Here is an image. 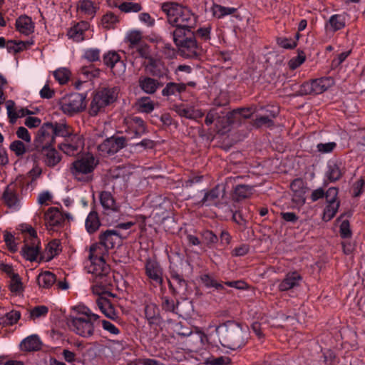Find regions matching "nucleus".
Listing matches in <instances>:
<instances>
[{"label":"nucleus","mask_w":365,"mask_h":365,"mask_svg":"<svg viewBox=\"0 0 365 365\" xmlns=\"http://www.w3.org/2000/svg\"><path fill=\"white\" fill-rule=\"evenodd\" d=\"M99 243L90 247L87 266L88 272L91 274L92 291L96 294L104 292L113 284L110 267L106 262L104 255L109 249L121 243L120 233L115 230H107L99 236Z\"/></svg>","instance_id":"1"},{"label":"nucleus","mask_w":365,"mask_h":365,"mask_svg":"<svg viewBox=\"0 0 365 365\" xmlns=\"http://www.w3.org/2000/svg\"><path fill=\"white\" fill-rule=\"evenodd\" d=\"M216 333L222 346L232 350L244 346L249 336L248 329L234 322H227L218 326Z\"/></svg>","instance_id":"2"},{"label":"nucleus","mask_w":365,"mask_h":365,"mask_svg":"<svg viewBox=\"0 0 365 365\" xmlns=\"http://www.w3.org/2000/svg\"><path fill=\"white\" fill-rule=\"evenodd\" d=\"M161 9L172 26L195 28L197 24V16L186 6L175 2H165L162 4Z\"/></svg>","instance_id":"3"},{"label":"nucleus","mask_w":365,"mask_h":365,"mask_svg":"<svg viewBox=\"0 0 365 365\" xmlns=\"http://www.w3.org/2000/svg\"><path fill=\"white\" fill-rule=\"evenodd\" d=\"M98 164V160L90 153L74 160L69 170L73 178L80 182L91 181L93 173Z\"/></svg>","instance_id":"4"},{"label":"nucleus","mask_w":365,"mask_h":365,"mask_svg":"<svg viewBox=\"0 0 365 365\" xmlns=\"http://www.w3.org/2000/svg\"><path fill=\"white\" fill-rule=\"evenodd\" d=\"M118 92V87L103 88L97 91L90 104L89 114L95 116L106 106L115 101Z\"/></svg>","instance_id":"5"},{"label":"nucleus","mask_w":365,"mask_h":365,"mask_svg":"<svg viewBox=\"0 0 365 365\" xmlns=\"http://www.w3.org/2000/svg\"><path fill=\"white\" fill-rule=\"evenodd\" d=\"M24 235V245L21 249L23 257L31 262L35 261L40 252V241L36 231L30 225H22Z\"/></svg>","instance_id":"6"},{"label":"nucleus","mask_w":365,"mask_h":365,"mask_svg":"<svg viewBox=\"0 0 365 365\" xmlns=\"http://www.w3.org/2000/svg\"><path fill=\"white\" fill-rule=\"evenodd\" d=\"M99 319L97 314L71 317L68 321L70 329L76 334L88 338L94 333V322Z\"/></svg>","instance_id":"7"},{"label":"nucleus","mask_w":365,"mask_h":365,"mask_svg":"<svg viewBox=\"0 0 365 365\" xmlns=\"http://www.w3.org/2000/svg\"><path fill=\"white\" fill-rule=\"evenodd\" d=\"M58 105L63 113L73 115L86 108V96L78 93L66 95L59 100Z\"/></svg>","instance_id":"8"},{"label":"nucleus","mask_w":365,"mask_h":365,"mask_svg":"<svg viewBox=\"0 0 365 365\" xmlns=\"http://www.w3.org/2000/svg\"><path fill=\"white\" fill-rule=\"evenodd\" d=\"M24 178L18 177L5 188L2 194V200L9 209L19 210L20 207L19 189L24 185Z\"/></svg>","instance_id":"9"},{"label":"nucleus","mask_w":365,"mask_h":365,"mask_svg":"<svg viewBox=\"0 0 365 365\" xmlns=\"http://www.w3.org/2000/svg\"><path fill=\"white\" fill-rule=\"evenodd\" d=\"M84 144V138L82 135L72 133L58 143V148L67 155L76 156L83 151Z\"/></svg>","instance_id":"10"},{"label":"nucleus","mask_w":365,"mask_h":365,"mask_svg":"<svg viewBox=\"0 0 365 365\" xmlns=\"http://www.w3.org/2000/svg\"><path fill=\"white\" fill-rule=\"evenodd\" d=\"M56 139L48 122L43 123L38 130L34 140V150H43L54 145Z\"/></svg>","instance_id":"11"},{"label":"nucleus","mask_w":365,"mask_h":365,"mask_svg":"<svg viewBox=\"0 0 365 365\" xmlns=\"http://www.w3.org/2000/svg\"><path fill=\"white\" fill-rule=\"evenodd\" d=\"M144 269L151 284L155 286H161L163 284V270L155 259L147 258L145 261Z\"/></svg>","instance_id":"12"},{"label":"nucleus","mask_w":365,"mask_h":365,"mask_svg":"<svg viewBox=\"0 0 365 365\" xmlns=\"http://www.w3.org/2000/svg\"><path fill=\"white\" fill-rule=\"evenodd\" d=\"M31 158L35 163H37L38 159H42L44 164L49 168L55 167L61 160V154L53 146L34 150Z\"/></svg>","instance_id":"13"},{"label":"nucleus","mask_w":365,"mask_h":365,"mask_svg":"<svg viewBox=\"0 0 365 365\" xmlns=\"http://www.w3.org/2000/svg\"><path fill=\"white\" fill-rule=\"evenodd\" d=\"M339 190L335 187H329L326 192L327 205L323 212V220L330 221L336 214L340 202L337 200Z\"/></svg>","instance_id":"14"},{"label":"nucleus","mask_w":365,"mask_h":365,"mask_svg":"<svg viewBox=\"0 0 365 365\" xmlns=\"http://www.w3.org/2000/svg\"><path fill=\"white\" fill-rule=\"evenodd\" d=\"M125 124L126 139L133 140L139 138L148 132L144 120L140 117L134 116L125 119Z\"/></svg>","instance_id":"15"},{"label":"nucleus","mask_w":365,"mask_h":365,"mask_svg":"<svg viewBox=\"0 0 365 365\" xmlns=\"http://www.w3.org/2000/svg\"><path fill=\"white\" fill-rule=\"evenodd\" d=\"M126 146L125 137H111L98 145L101 155H113Z\"/></svg>","instance_id":"16"},{"label":"nucleus","mask_w":365,"mask_h":365,"mask_svg":"<svg viewBox=\"0 0 365 365\" xmlns=\"http://www.w3.org/2000/svg\"><path fill=\"white\" fill-rule=\"evenodd\" d=\"M177 47L180 55L185 58H197L201 53V48L193 35H190V38L180 43Z\"/></svg>","instance_id":"17"},{"label":"nucleus","mask_w":365,"mask_h":365,"mask_svg":"<svg viewBox=\"0 0 365 365\" xmlns=\"http://www.w3.org/2000/svg\"><path fill=\"white\" fill-rule=\"evenodd\" d=\"M168 287L173 294L185 295L187 288V282L182 274L176 270L170 269Z\"/></svg>","instance_id":"18"},{"label":"nucleus","mask_w":365,"mask_h":365,"mask_svg":"<svg viewBox=\"0 0 365 365\" xmlns=\"http://www.w3.org/2000/svg\"><path fill=\"white\" fill-rule=\"evenodd\" d=\"M103 63L110 68L114 75L120 76L125 71V64L115 51H109L103 56Z\"/></svg>","instance_id":"19"},{"label":"nucleus","mask_w":365,"mask_h":365,"mask_svg":"<svg viewBox=\"0 0 365 365\" xmlns=\"http://www.w3.org/2000/svg\"><path fill=\"white\" fill-rule=\"evenodd\" d=\"M302 276L296 271L286 274L284 278L279 282L278 289L280 292H287L300 286Z\"/></svg>","instance_id":"20"},{"label":"nucleus","mask_w":365,"mask_h":365,"mask_svg":"<svg viewBox=\"0 0 365 365\" xmlns=\"http://www.w3.org/2000/svg\"><path fill=\"white\" fill-rule=\"evenodd\" d=\"M225 195V188L223 185H217L215 187L205 193L203 198L199 202L200 205L210 206L217 205Z\"/></svg>","instance_id":"21"},{"label":"nucleus","mask_w":365,"mask_h":365,"mask_svg":"<svg viewBox=\"0 0 365 365\" xmlns=\"http://www.w3.org/2000/svg\"><path fill=\"white\" fill-rule=\"evenodd\" d=\"M71 216L69 213L63 214L57 207H50L44 215V219L46 224L51 227L61 225L63 223L65 219H70Z\"/></svg>","instance_id":"22"},{"label":"nucleus","mask_w":365,"mask_h":365,"mask_svg":"<svg viewBox=\"0 0 365 365\" xmlns=\"http://www.w3.org/2000/svg\"><path fill=\"white\" fill-rule=\"evenodd\" d=\"M110 286L105 292H106L107 290L110 287ZM97 295H101V294H98L94 293ZM103 294V292H102ZM96 305L99 308V309L101 311V312L108 318L112 319V320H117L118 319V312L115 311L113 305L111 304L109 299H108L106 297L98 296V298L96 300Z\"/></svg>","instance_id":"23"},{"label":"nucleus","mask_w":365,"mask_h":365,"mask_svg":"<svg viewBox=\"0 0 365 365\" xmlns=\"http://www.w3.org/2000/svg\"><path fill=\"white\" fill-rule=\"evenodd\" d=\"M16 29L24 36H29L34 32V23L32 19L26 15H21L16 19Z\"/></svg>","instance_id":"24"},{"label":"nucleus","mask_w":365,"mask_h":365,"mask_svg":"<svg viewBox=\"0 0 365 365\" xmlns=\"http://www.w3.org/2000/svg\"><path fill=\"white\" fill-rule=\"evenodd\" d=\"M100 202L103 208V213L110 214L111 212H117L118 205L116 204L113 195L108 191H102L99 195Z\"/></svg>","instance_id":"25"},{"label":"nucleus","mask_w":365,"mask_h":365,"mask_svg":"<svg viewBox=\"0 0 365 365\" xmlns=\"http://www.w3.org/2000/svg\"><path fill=\"white\" fill-rule=\"evenodd\" d=\"M140 88L148 94H153L163 83L151 77L141 76L138 81Z\"/></svg>","instance_id":"26"},{"label":"nucleus","mask_w":365,"mask_h":365,"mask_svg":"<svg viewBox=\"0 0 365 365\" xmlns=\"http://www.w3.org/2000/svg\"><path fill=\"white\" fill-rule=\"evenodd\" d=\"M346 26V19L344 14H334L330 16L326 24V29L328 31L336 32L344 29Z\"/></svg>","instance_id":"27"},{"label":"nucleus","mask_w":365,"mask_h":365,"mask_svg":"<svg viewBox=\"0 0 365 365\" xmlns=\"http://www.w3.org/2000/svg\"><path fill=\"white\" fill-rule=\"evenodd\" d=\"M236 115L235 111L226 112L220 110V115L217 118L216 127L219 130H225L234 122V116Z\"/></svg>","instance_id":"28"},{"label":"nucleus","mask_w":365,"mask_h":365,"mask_svg":"<svg viewBox=\"0 0 365 365\" xmlns=\"http://www.w3.org/2000/svg\"><path fill=\"white\" fill-rule=\"evenodd\" d=\"M48 125L51 126V130L55 138L59 136L65 139L73 133L72 128L66 123L48 122Z\"/></svg>","instance_id":"29"},{"label":"nucleus","mask_w":365,"mask_h":365,"mask_svg":"<svg viewBox=\"0 0 365 365\" xmlns=\"http://www.w3.org/2000/svg\"><path fill=\"white\" fill-rule=\"evenodd\" d=\"M343 175L340 166L336 162H329L325 173L327 179L334 182L339 180Z\"/></svg>","instance_id":"30"},{"label":"nucleus","mask_w":365,"mask_h":365,"mask_svg":"<svg viewBox=\"0 0 365 365\" xmlns=\"http://www.w3.org/2000/svg\"><path fill=\"white\" fill-rule=\"evenodd\" d=\"M41 341L37 335H31L24 339L21 343V348L24 351H33L39 350Z\"/></svg>","instance_id":"31"},{"label":"nucleus","mask_w":365,"mask_h":365,"mask_svg":"<svg viewBox=\"0 0 365 365\" xmlns=\"http://www.w3.org/2000/svg\"><path fill=\"white\" fill-rule=\"evenodd\" d=\"M187 85L185 83L169 82L162 90V95L166 97L175 96L177 93H181L185 91Z\"/></svg>","instance_id":"32"},{"label":"nucleus","mask_w":365,"mask_h":365,"mask_svg":"<svg viewBox=\"0 0 365 365\" xmlns=\"http://www.w3.org/2000/svg\"><path fill=\"white\" fill-rule=\"evenodd\" d=\"M175 29L171 32V34L173 36V39L176 45H179L180 43L183 42L188 38H190V36H188L191 31V29L192 28H184L181 26H173Z\"/></svg>","instance_id":"33"},{"label":"nucleus","mask_w":365,"mask_h":365,"mask_svg":"<svg viewBox=\"0 0 365 365\" xmlns=\"http://www.w3.org/2000/svg\"><path fill=\"white\" fill-rule=\"evenodd\" d=\"M85 226L90 234L96 232L101 226L98 215L96 211H91L86 219Z\"/></svg>","instance_id":"34"},{"label":"nucleus","mask_w":365,"mask_h":365,"mask_svg":"<svg viewBox=\"0 0 365 365\" xmlns=\"http://www.w3.org/2000/svg\"><path fill=\"white\" fill-rule=\"evenodd\" d=\"M56 281L54 274L49 271L40 273L37 277V282L40 287L44 289L50 288Z\"/></svg>","instance_id":"35"},{"label":"nucleus","mask_w":365,"mask_h":365,"mask_svg":"<svg viewBox=\"0 0 365 365\" xmlns=\"http://www.w3.org/2000/svg\"><path fill=\"white\" fill-rule=\"evenodd\" d=\"M78 10L84 15L93 18L97 11L94 2L91 0H79L77 4Z\"/></svg>","instance_id":"36"},{"label":"nucleus","mask_w":365,"mask_h":365,"mask_svg":"<svg viewBox=\"0 0 365 365\" xmlns=\"http://www.w3.org/2000/svg\"><path fill=\"white\" fill-rule=\"evenodd\" d=\"M253 190V186L248 185H238L235 187L234 197L237 201L248 198L252 195Z\"/></svg>","instance_id":"37"},{"label":"nucleus","mask_w":365,"mask_h":365,"mask_svg":"<svg viewBox=\"0 0 365 365\" xmlns=\"http://www.w3.org/2000/svg\"><path fill=\"white\" fill-rule=\"evenodd\" d=\"M278 115V112H274L272 114H265L264 115H257L254 120V126L261 128L267 126L268 128L274 126V118Z\"/></svg>","instance_id":"38"},{"label":"nucleus","mask_w":365,"mask_h":365,"mask_svg":"<svg viewBox=\"0 0 365 365\" xmlns=\"http://www.w3.org/2000/svg\"><path fill=\"white\" fill-rule=\"evenodd\" d=\"M176 334L180 336H188V341L202 344L204 334L202 332H192L187 329L186 331L178 330Z\"/></svg>","instance_id":"39"},{"label":"nucleus","mask_w":365,"mask_h":365,"mask_svg":"<svg viewBox=\"0 0 365 365\" xmlns=\"http://www.w3.org/2000/svg\"><path fill=\"white\" fill-rule=\"evenodd\" d=\"M200 280L207 288H215L217 290H223L224 286L218 282L213 277L209 274H204L200 276Z\"/></svg>","instance_id":"40"},{"label":"nucleus","mask_w":365,"mask_h":365,"mask_svg":"<svg viewBox=\"0 0 365 365\" xmlns=\"http://www.w3.org/2000/svg\"><path fill=\"white\" fill-rule=\"evenodd\" d=\"M145 315L150 324L155 323L159 316V310L155 304H147L145 307Z\"/></svg>","instance_id":"41"},{"label":"nucleus","mask_w":365,"mask_h":365,"mask_svg":"<svg viewBox=\"0 0 365 365\" xmlns=\"http://www.w3.org/2000/svg\"><path fill=\"white\" fill-rule=\"evenodd\" d=\"M142 38V33L139 31H130L125 37L126 41L130 43V48H134L135 46L143 43Z\"/></svg>","instance_id":"42"},{"label":"nucleus","mask_w":365,"mask_h":365,"mask_svg":"<svg viewBox=\"0 0 365 365\" xmlns=\"http://www.w3.org/2000/svg\"><path fill=\"white\" fill-rule=\"evenodd\" d=\"M135 48L139 56L145 59H149L150 64L151 66L154 65L155 60L150 56V46L147 43L143 42L135 46Z\"/></svg>","instance_id":"43"},{"label":"nucleus","mask_w":365,"mask_h":365,"mask_svg":"<svg viewBox=\"0 0 365 365\" xmlns=\"http://www.w3.org/2000/svg\"><path fill=\"white\" fill-rule=\"evenodd\" d=\"M48 312V308L46 306H36L29 311V319L35 320L36 319L46 316Z\"/></svg>","instance_id":"44"},{"label":"nucleus","mask_w":365,"mask_h":365,"mask_svg":"<svg viewBox=\"0 0 365 365\" xmlns=\"http://www.w3.org/2000/svg\"><path fill=\"white\" fill-rule=\"evenodd\" d=\"M327 81V78H318L311 81L314 95H318L327 91L328 86L326 83Z\"/></svg>","instance_id":"45"},{"label":"nucleus","mask_w":365,"mask_h":365,"mask_svg":"<svg viewBox=\"0 0 365 365\" xmlns=\"http://www.w3.org/2000/svg\"><path fill=\"white\" fill-rule=\"evenodd\" d=\"M138 109L140 112L149 113L154 109L153 101L149 97H142L138 102Z\"/></svg>","instance_id":"46"},{"label":"nucleus","mask_w":365,"mask_h":365,"mask_svg":"<svg viewBox=\"0 0 365 365\" xmlns=\"http://www.w3.org/2000/svg\"><path fill=\"white\" fill-rule=\"evenodd\" d=\"M55 79L61 85L66 83L71 76V72L66 68H61L53 72Z\"/></svg>","instance_id":"47"},{"label":"nucleus","mask_w":365,"mask_h":365,"mask_svg":"<svg viewBox=\"0 0 365 365\" xmlns=\"http://www.w3.org/2000/svg\"><path fill=\"white\" fill-rule=\"evenodd\" d=\"M21 317V313L16 310H12L5 314L1 319V323L4 325H13L16 324Z\"/></svg>","instance_id":"48"},{"label":"nucleus","mask_w":365,"mask_h":365,"mask_svg":"<svg viewBox=\"0 0 365 365\" xmlns=\"http://www.w3.org/2000/svg\"><path fill=\"white\" fill-rule=\"evenodd\" d=\"M236 11L235 8L225 7L221 5H215L213 6V14L218 19L222 18L227 15L232 14Z\"/></svg>","instance_id":"49"},{"label":"nucleus","mask_w":365,"mask_h":365,"mask_svg":"<svg viewBox=\"0 0 365 365\" xmlns=\"http://www.w3.org/2000/svg\"><path fill=\"white\" fill-rule=\"evenodd\" d=\"M46 250L48 259H53L55 256L58 255L61 250L60 242L56 240H52L48 244Z\"/></svg>","instance_id":"50"},{"label":"nucleus","mask_w":365,"mask_h":365,"mask_svg":"<svg viewBox=\"0 0 365 365\" xmlns=\"http://www.w3.org/2000/svg\"><path fill=\"white\" fill-rule=\"evenodd\" d=\"M119 9L125 13L138 12L142 9V6L138 3L123 2L118 6Z\"/></svg>","instance_id":"51"},{"label":"nucleus","mask_w":365,"mask_h":365,"mask_svg":"<svg viewBox=\"0 0 365 365\" xmlns=\"http://www.w3.org/2000/svg\"><path fill=\"white\" fill-rule=\"evenodd\" d=\"M118 21V17L113 13L109 12L103 16L101 24L106 29L112 28Z\"/></svg>","instance_id":"52"},{"label":"nucleus","mask_w":365,"mask_h":365,"mask_svg":"<svg viewBox=\"0 0 365 365\" xmlns=\"http://www.w3.org/2000/svg\"><path fill=\"white\" fill-rule=\"evenodd\" d=\"M231 363V359L224 356L217 358L211 356L205 359V364L207 365H229Z\"/></svg>","instance_id":"53"},{"label":"nucleus","mask_w":365,"mask_h":365,"mask_svg":"<svg viewBox=\"0 0 365 365\" xmlns=\"http://www.w3.org/2000/svg\"><path fill=\"white\" fill-rule=\"evenodd\" d=\"M10 279V290L12 292L15 293H20L21 292H22L23 285L19 274L13 275L12 277H11Z\"/></svg>","instance_id":"54"},{"label":"nucleus","mask_w":365,"mask_h":365,"mask_svg":"<svg viewBox=\"0 0 365 365\" xmlns=\"http://www.w3.org/2000/svg\"><path fill=\"white\" fill-rule=\"evenodd\" d=\"M10 149L16 156H22L26 153V149L24 143L21 140H14L10 144Z\"/></svg>","instance_id":"55"},{"label":"nucleus","mask_w":365,"mask_h":365,"mask_svg":"<svg viewBox=\"0 0 365 365\" xmlns=\"http://www.w3.org/2000/svg\"><path fill=\"white\" fill-rule=\"evenodd\" d=\"M202 240L205 242L208 247L216 244L218 241L217 236L210 230H204L202 234Z\"/></svg>","instance_id":"56"},{"label":"nucleus","mask_w":365,"mask_h":365,"mask_svg":"<svg viewBox=\"0 0 365 365\" xmlns=\"http://www.w3.org/2000/svg\"><path fill=\"white\" fill-rule=\"evenodd\" d=\"M192 107H187L184 104L174 105L173 110L178 113L180 117H184L187 119L190 118Z\"/></svg>","instance_id":"57"},{"label":"nucleus","mask_w":365,"mask_h":365,"mask_svg":"<svg viewBox=\"0 0 365 365\" xmlns=\"http://www.w3.org/2000/svg\"><path fill=\"white\" fill-rule=\"evenodd\" d=\"M219 115H220V110L219 108H214L210 109L206 115L205 123L207 125H210L214 122L216 123Z\"/></svg>","instance_id":"58"},{"label":"nucleus","mask_w":365,"mask_h":365,"mask_svg":"<svg viewBox=\"0 0 365 365\" xmlns=\"http://www.w3.org/2000/svg\"><path fill=\"white\" fill-rule=\"evenodd\" d=\"M306 56L303 51L299 52L297 56L292 58L289 61V67L294 70L301 66L305 61Z\"/></svg>","instance_id":"59"},{"label":"nucleus","mask_w":365,"mask_h":365,"mask_svg":"<svg viewBox=\"0 0 365 365\" xmlns=\"http://www.w3.org/2000/svg\"><path fill=\"white\" fill-rule=\"evenodd\" d=\"M67 35L70 38L73 39V41L76 42L84 40V34L81 31L76 25L68 30Z\"/></svg>","instance_id":"60"},{"label":"nucleus","mask_w":365,"mask_h":365,"mask_svg":"<svg viewBox=\"0 0 365 365\" xmlns=\"http://www.w3.org/2000/svg\"><path fill=\"white\" fill-rule=\"evenodd\" d=\"M101 51L98 48H89L85 51L83 57L90 62L97 61L100 59Z\"/></svg>","instance_id":"61"},{"label":"nucleus","mask_w":365,"mask_h":365,"mask_svg":"<svg viewBox=\"0 0 365 365\" xmlns=\"http://www.w3.org/2000/svg\"><path fill=\"white\" fill-rule=\"evenodd\" d=\"M277 44L285 49H292L297 46L296 40L288 38H278L277 39Z\"/></svg>","instance_id":"62"},{"label":"nucleus","mask_w":365,"mask_h":365,"mask_svg":"<svg viewBox=\"0 0 365 365\" xmlns=\"http://www.w3.org/2000/svg\"><path fill=\"white\" fill-rule=\"evenodd\" d=\"M4 239L6 242V245H7L9 250L12 252H15L17 251V244L15 242V238L14 236L10 233V232H5L4 235Z\"/></svg>","instance_id":"63"},{"label":"nucleus","mask_w":365,"mask_h":365,"mask_svg":"<svg viewBox=\"0 0 365 365\" xmlns=\"http://www.w3.org/2000/svg\"><path fill=\"white\" fill-rule=\"evenodd\" d=\"M340 236L342 238H350L352 235V232L350 228V224L349 220H343L340 225L339 228Z\"/></svg>","instance_id":"64"}]
</instances>
